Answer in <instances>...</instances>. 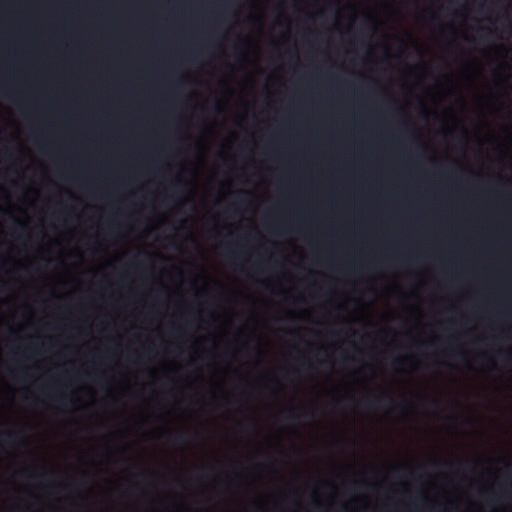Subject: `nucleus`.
Returning a JSON list of instances; mask_svg holds the SVG:
<instances>
[{
	"label": "nucleus",
	"instance_id": "2",
	"mask_svg": "<svg viewBox=\"0 0 512 512\" xmlns=\"http://www.w3.org/2000/svg\"><path fill=\"white\" fill-rule=\"evenodd\" d=\"M389 404H390V408L392 410H396V409H406L410 406V402L407 398L405 397H402L398 402H395V401H392L391 399H389Z\"/></svg>",
	"mask_w": 512,
	"mask_h": 512
},
{
	"label": "nucleus",
	"instance_id": "1",
	"mask_svg": "<svg viewBox=\"0 0 512 512\" xmlns=\"http://www.w3.org/2000/svg\"><path fill=\"white\" fill-rule=\"evenodd\" d=\"M383 402H384V398L375 396V395H371V396H366V397L362 398L360 403L365 408H378V407L382 406Z\"/></svg>",
	"mask_w": 512,
	"mask_h": 512
},
{
	"label": "nucleus",
	"instance_id": "4",
	"mask_svg": "<svg viewBox=\"0 0 512 512\" xmlns=\"http://www.w3.org/2000/svg\"><path fill=\"white\" fill-rule=\"evenodd\" d=\"M288 418L291 420H296L299 418V415L295 414L294 410L290 409L288 411Z\"/></svg>",
	"mask_w": 512,
	"mask_h": 512
},
{
	"label": "nucleus",
	"instance_id": "3",
	"mask_svg": "<svg viewBox=\"0 0 512 512\" xmlns=\"http://www.w3.org/2000/svg\"><path fill=\"white\" fill-rule=\"evenodd\" d=\"M187 440V437L186 435L184 434H177L175 437H174V441L177 442V443H183Z\"/></svg>",
	"mask_w": 512,
	"mask_h": 512
}]
</instances>
